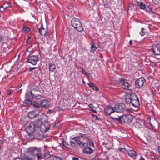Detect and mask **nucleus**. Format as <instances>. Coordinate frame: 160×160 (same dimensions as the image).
Instances as JSON below:
<instances>
[{
  "label": "nucleus",
  "instance_id": "obj_1",
  "mask_svg": "<svg viewBox=\"0 0 160 160\" xmlns=\"http://www.w3.org/2000/svg\"><path fill=\"white\" fill-rule=\"evenodd\" d=\"M38 123L40 124V122L37 120L28 124L27 125L26 130L28 133L32 134L34 138L40 139L41 138L42 136L40 133L39 128L37 125Z\"/></svg>",
  "mask_w": 160,
  "mask_h": 160
},
{
  "label": "nucleus",
  "instance_id": "obj_2",
  "mask_svg": "<svg viewBox=\"0 0 160 160\" xmlns=\"http://www.w3.org/2000/svg\"><path fill=\"white\" fill-rule=\"evenodd\" d=\"M79 138H83V141L79 140L78 142V145L80 148H84L88 146L92 147H94V144L92 141L86 134L79 133Z\"/></svg>",
  "mask_w": 160,
  "mask_h": 160
},
{
  "label": "nucleus",
  "instance_id": "obj_3",
  "mask_svg": "<svg viewBox=\"0 0 160 160\" xmlns=\"http://www.w3.org/2000/svg\"><path fill=\"white\" fill-rule=\"evenodd\" d=\"M72 25L78 32H81L83 30L82 24L78 19L73 18L71 21Z\"/></svg>",
  "mask_w": 160,
  "mask_h": 160
},
{
  "label": "nucleus",
  "instance_id": "obj_4",
  "mask_svg": "<svg viewBox=\"0 0 160 160\" xmlns=\"http://www.w3.org/2000/svg\"><path fill=\"white\" fill-rule=\"evenodd\" d=\"M41 151V150L40 148L31 147L28 149L27 152L28 154L32 155L35 157L37 156L38 159H39L41 157L40 154Z\"/></svg>",
  "mask_w": 160,
  "mask_h": 160
},
{
  "label": "nucleus",
  "instance_id": "obj_5",
  "mask_svg": "<svg viewBox=\"0 0 160 160\" xmlns=\"http://www.w3.org/2000/svg\"><path fill=\"white\" fill-rule=\"evenodd\" d=\"M37 121H39L40 122V124L38 123L37 125L39 128L40 132H41L45 133L50 129V125L48 122H46L44 123H42L41 121L39 120H37Z\"/></svg>",
  "mask_w": 160,
  "mask_h": 160
},
{
  "label": "nucleus",
  "instance_id": "obj_6",
  "mask_svg": "<svg viewBox=\"0 0 160 160\" xmlns=\"http://www.w3.org/2000/svg\"><path fill=\"white\" fill-rule=\"evenodd\" d=\"M131 104L133 107L138 108L140 105L139 99L137 95L134 94H131Z\"/></svg>",
  "mask_w": 160,
  "mask_h": 160
},
{
  "label": "nucleus",
  "instance_id": "obj_7",
  "mask_svg": "<svg viewBox=\"0 0 160 160\" xmlns=\"http://www.w3.org/2000/svg\"><path fill=\"white\" fill-rule=\"evenodd\" d=\"M38 61V58L37 55L28 56L27 62H29L33 65H35Z\"/></svg>",
  "mask_w": 160,
  "mask_h": 160
},
{
  "label": "nucleus",
  "instance_id": "obj_8",
  "mask_svg": "<svg viewBox=\"0 0 160 160\" xmlns=\"http://www.w3.org/2000/svg\"><path fill=\"white\" fill-rule=\"evenodd\" d=\"M115 112H123L125 109L126 106L124 103L116 104L114 107Z\"/></svg>",
  "mask_w": 160,
  "mask_h": 160
},
{
  "label": "nucleus",
  "instance_id": "obj_9",
  "mask_svg": "<svg viewBox=\"0 0 160 160\" xmlns=\"http://www.w3.org/2000/svg\"><path fill=\"white\" fill-rule=\"evenodd\" d=\"M121 118L124 122L126 123L131 122L133 119V116L131 114L123 115L121 117Z\"/></svg>",
  "mask_w": 160,
  "mask_h": 160
},
{
  "label": "nucleus",
  "instance_id": "obj_10",
  "mask_svg": "<svg viewBox=\"0 0 160 160\" xmlns=\"http://www.w3.org/2000/svg\"><path fill=\"white\" fill-rule=\"evenodd\" d=\"M40 112V110L37 108L28 112L27 115L29 118H33L36 117L39 114Z\"/></svg>",
  "mask_w": 160,
  "mask_h": 160
},
{
  "label": "nucleus",
  "instance_id": "obj_11",
  "mask_svg": "<svg viewBox=\"0 0 160 160\" xmlns=\"http://www.w3.org/2000/svg\"><path fill=\"white\" fill-rule=\"evenodd\" d=\"M145 81V80L143 78H141L137 79L135 82L136 87L138 88L141 87L142 86Z\"/></svg>",
  "mask_w": 160,
  "mask_h": 160
},
{
  "label": "nucleus",
  "instance_id": "obj_12",
  "mask_svg": "<svg viewBox=\"0 0 160 160\" xmlns=\"http://www.w3.org/2000/svg\"><path fill=\"white\" fill-rule=\"evenodd\" d=\"M40 92V89L38 86L34 85L32 86L30 92L31 96L34 95L36 93Z\"/></svg>",
  "mask_w": 160,
  "mask_h": 160
},
{
  "label": "nucleus",
  "instance_id": "obj_13",
  "mask_svg": "<svg viewBox=\"0 0 160 160\" xmlns=\"http://www.w3.org/2000/svg\"><path fill=\"white\" fill-rule=\"evenodd\" d=\"M120 80L121 82L122 83L121 84L122 88L126 90L128 89L130 84L127 80L124 79L122 78H121V79Z\"/></svg>",
  "mask_w": 160,
  "mask_h": 160
},
{
  "label": "nucleus",
  "instance_id": "obj_14",
  "mask_svg": "<svg viewBox=\"0 0 160 160\" xmlns=\"http://www.w3.org/2000/svg\"><path fill=\"white\" fill-rule=\"evenodd\" d=\"M107 115H110L111 114L115 112L114 108L112 106L108 105L104 109Z\"/></svg>",
  "mask_w": 160,
  "mask_h": 160
},
{
  "label": "nucleus",
  "instance_id": "obj_15",
  "mask_svg": "<svg viewBox=\"0 0 160 160\" xmlns=\"http://www.w3.org/2000/svg\"><path fill=\"white\" fill-rule=\"evenodd\" d=\"M144 125V122L139 119L137 120L134 123V125L135 128L138 129L142 128Z\"/></svg>",
  "mask_w": 160,
  "mask_h": 160
},
{
  "label": "nucleus",
  "instance_id": "obj_16",
  "mask_svg": "<svg viewBox=\"0 0 160 160\" xmlns=\"http://www.w3.org/2000/svg\"><path fill=\"white\" fill-rule=\"evenodd\" d=\"M152 51L155 55H160V47L155 46L153 47L152 49Z\"/></svg>",
  "mask_w": 160,
  "mask_h": 160
},
{
  "label": "nucleus",
  "instance_id": "obj_17",
  "mask_svg": "<svg viewBox=\"0 0 160 160\" xmlns=\"http://www.w3.org/2000/svg\"><path fill=\"white\" fill-rule=\"evenodd\" d=\"M79 139V135L78 136H76L75 137H71L70 139L72 140H71L70 141V143L71 145L72 146H74L75 145V143L77 142L78 140H78H80Z\"/></svg>",
  "mask_w": 160,
  "mask_h": 160
},
{
  "label": "nucleus",
  "instance_id": "obj_18",
  "mask_svg": "<svg viewBox=\"0 0 160 160\" xmlns=\"http://www.w3.org/2000/svg\"><path fill=\"white\" fill-rule=\"evenodd\" d=\"M82 152L84 154H90L92 153L93 150L90 147H86L84 148Z\"/></svg>",
  "mask_w": 160,
  "mask_h": 160
},
{
  "label": "nucleus",
  "instance_id": "obj_19",
  "mask_svg": "<svg viewBox=\"0 0 160 160\" xmlns=\"http://www.w3.org/2000/svg\"><path fill=\"white\" fill-rule=\"evenodd\" d=\"M50 104V102L46 99H44L41 101L40 104L42 107H48Z\"/></svg>",
  "mask_w": 160,
  "mask_h": 160
},
{
  "label": "nucleus",
  "instance_id": "obj_20",
  "mask_svg": "<svg viewBox=\"0 0 160 160\" xmlns=\"http://www.w3.org/2000/svg\"><path fill=\"white\" fill-rule=\"evenodd\" d=\"M111 118L114 121H116L118 123H122L121 120V117L117 116L116 117H114L113 116H111Z\"/></svg>",
  "mask_w": 160,
  "mask_h": 160
},
{
  "label": "nucleus",
  "instance_id": "obj_21",
  "mask_svg": "<svg viewBox=\"0 0 160 160\" xmlns=\"http://www.w3.org/2000/svg\"><path fill=\"white\" fill-rule=\"evenodd\" d=\"M127 153L132 157H134L136 155V152L133 150H130L127 151Z\"/></svg>",
  "mask_w": 160,
  "mask_h": 160
},
{
  "label": "nucleus",
  "instance_id": "obj_22",
  "mask_svg": "<svg viewBox=\"0 0 160 160\" xmlns=\"http://www.w3.org/2000/svg\"><path fill=\"white\" fill-rule=\"evenodd\" d=\"M49 70L51 72L54 71L56 69V66L55 64L54 63L49 62Z\"/></svg>",
  "mask_w": 160,
  "mask_h": 160
},
{
  "label": "nucleus",
  "instance_id": "obj_23",
  "mask_svg": "<svg viewBox=\"0 0 160 160\" xmlns=\"http://www.w3.org/2000/svg\"><path fill=\"white\" fill-rule=\"evenodd\" d=\"M88 85L89 87L91 88L94 90L97 91L98 90V88L95 86L93 83L90 82L88 83Z\"/></svg>",
  "mask_w": 160,
  "mask_h": 160
},
{
  "label": "nucleus",
  "instance_id": "obj_24",
  "mask_svg": "<svg viewBox=\"0 0 160 160\" xmlns=\"http://www.w3.org/2000/svg\"><path fill=\"white\" fill-rule=\"evenodd\" d=\"M137 5L138 6H139V8L142 9H145L146 7L145 4L142 2H137Z\"/></svg>",
  "mask_w": 160,
  "mask_h": 160
},
{
  "label": "nucleus",
  "instance_id": "obj_25",
  "mask_svg": "<svg viewBox=\"0 0 160 160\" xmlns=\"http://www.w3.org/2000/svg\"><path fill=\"white\" fill-rule=\"evenodd\" d=\"M33 98H37L39 99L42 98V96L41 95L39 94L38 93H36L34 94V95L31 96Z\"/></svg>",
  "mask_w": 160,
  "mask_h": 160
},
{
  "label": "nucleus",
  "instance_id": "obj_26",
  "mask_svg": "<svg viewBox=\"0 0 160 160\" xmlns=\"http://www.w3.org/2000/svg\"><path fill=\"white\" fill-rule=\"evenodd\" d=\"M51 160H62V159L60 157L52 155L51 157Z\"/></svg>",
  "mask_w": 160,
  "mask_h": 160
},
{
  "label": "nucleus",
  "instance_id": "obj_27",
  "mask_svg": "<svg viewBox=\"0 0 160 160\" xmlns=\"http://www.w3.org/2000/svg\"><path fill=\"white\" fill-rule=\"evenodd\" d=\"M30 28L27 27H23L22 29V31L24 33H28L30 30Z\"/></svg>",
  "mask_w": 160,
  "mask_h": 160
},
{
  "label": "nucleus",
  "instance_id": "obj_28",
  "mask_svg": "<svg viewBox=\"0 0 160 160\" xmlns=\"http://www.w3.org/2000/svg\"><path fill=\"white\" fill-rule=\"evenodd\" d=\"M145 10L147 11V12L150 13L152 12V13H154V12L152 10V8H151L149 6H148L146 7L145 8Z\"/></svg>",
  "mask_w": 160,
  "mask_h": 160
},
{
  "label": "nucleus",
  "instance_id": "obj_29",
  "mask_svg": "<svg viewBox=\"0 0 160 160\" xmlns=\"http://www.w3.org/2000/svg\"><path fill=\"white\" fill-rule=\"evenodd\" d=\"M34 157H35L33 156H32V157L27 156H26L24 158L25 160H35Z\"/></svg>",
  "mask_w": 160,
  "mask_h": 160
},
{
  "label": "nucleus",
  "instance_id": "obj_30",
  "mask_svg": "<svg viewBox=\"0 0 160 160\" xmlns=\"http://www.w3.org/2000/svg\"><path fill=\"white\" fill-rule=\"evenodd\" d=\"M45 29L43 28L42 25L41 26V28L39 29V32L40 34L43 35Z\"/></svg>",
  "mask_w": 160,
  "mask_h": 160
},
{
  "label": "nucleus",
  "instance_id": "obj_31",
  "mask_svg": "<svg viewBox=\"0 0 160 160\" xmlns=\"http://www.w3.org/2000/svg\"><path fill=\"white\" fill-rule=\"evenodd\" d=\"M52 155H50L49 154V152H47L45 153L44 155V157L46 159H48L50 158L51 159V157Z\"/></svg>",
  "mask_w": 160,
  "mask_h": 160
},
{
  "label": "nucleus",
  "instance_id": "obj_32",
  "mask_svg": "<svg viewBox=\"0 0 160 160\" xmlns=\"http://www.w3.org/2000/svg\"><path fill=\"white\" fill-rule=\"evenodd\" d=\"M131 94L130 95L129 98H127L125 99V101L127 104L131 103Z\"/></svg>",
  "mask_w": 160,
  "mask_h": 160
},
{
  "label": "nucleus",
  "instance_id": "obj_33",
  "mask_svg": "<svg viewBox=\"0 0 160 160\" xmlns=\"http://www.w3.org/2000/svg\"><path fill=\"white\" fill-rule=\"evenodd\" d=\"M145 30V29L144 28H141V30L139 33L142 36H144L145 35L146 32Z\"/></svg>",
  "mask_w": 160,
  "mask_h": 160
},
{
  "label": "nucleus",
  "instance_id": "obj_34",
  "mask_svg": "<svg viewBox=\"0 0 160 160\" xmlns=\"http://www.w3.org/2000/svg\"><path fill=\"white\" fill-rule=\"evenodd\" d=\"M40 72V71L39 69H38L37 70L34 71V74L35 77H37L38 76L39 73Z\"/></svg>",
  "mask_w": 160,
  "mask_h": 160
},
{
  "label": "nucleus",
  "instance_id": "obj_35",
  "mask_svg": "<svg viewBox=\"0 0 160 160\" xmlns=\"http://www.w3.org/2000/svg\"><path fill=\"white\" fill-rule=\"evenodd\" d=\"M97 48L94 45H92L91 47V52H94L96 49Z\"/></svg>",
  "mask_w": 160,
  "mask_h": 160
},
{
  "label": "nucleus",
  "instance_id": "obj_36",
  "mask_svg": "<svg viewBox=\"0 0 160 160\" xmlns=\"http://www.w3.org/2000/svg\"><path fill=\"white\" fill-rule=\"evenodd\" d=\"M119 150L120 152L123 153H127V151H128L125 148H120Z\"/></svg>",
  "mask_w": 160,
  "mask_h": 160
},
{
  "label": "nucleus",
  "instance_id": "obj_37",
  "mask_svg": "<svg viewBox=\"0 0 160 160\" xmlns=\"http://www.w3.org/2000/svg\"><path fill=\"white\" fill-rule=\"evenodd\" d=\"M2 47L3 48H6L8 47V46L6 43L2 42Z\"/></svg>",
  "mask_w": 160,
  "mask_h": 160
},
{
  "label": "nucleus",
  "instance_id": "obj_38",
  "mask_svg": "<svg viewBox=\"0 0 160 160\" xmlns=\"http://www.w3.org/2000/svg\"><path fill=\"white\" fill-rule=\"evenodd\" d=\"M60 125L59 122H56L53 125V127L56 128L59 127Z\"/></svg>",
  "mask_w": 160,
  "mask_h": 160
},
{
  "label": "nucleus",
  "instance_id": "obj_39",
  "mask_svg": "<svg viewBox=\"0 0 160 160\" xmlns=\"http://www.w3.org/2000/svg\"><path fill=\"white\" fill-rule=\"evenodd\" d=\"M32 105L36 108H39L40 105L36 102L32 104Z\"/></svg>",
  "mask_w": 160,
  "mask_h": 160
},
{
  "label": "nucleus",
  "instance_id": "obj_40",
  "mask_svg": "<svg viewBox=\"0 0 160 160\" xmlns=\"http://www.w3.org/2000/svg\"><path fill=\"white\" fill-rule=\"evenodd\" d=\"M49 32L45 30L44 31V32L43 35L45 36H48L49 35Z\"/></svg>",
  "mask_w": 160,
  "mask_h": 160
},
{
  "label": "nucleus",
  "instance_id": "obj_41",
  "mask_svg": "<svg viewBox=\"0 0 160 160\" xmlns=\"http://www.w3.org/2000/svg\"><path fill=\"white\" fill-rule=\"evenodd\" d=\"M160 0H152V2L155 4H158Z\"/></svg>",
  "mask_w": 160,
  "mask_h": 160
},
{
  "label": "nucleus",
  "instance_id": "obj_42",
  "mask_svg": "<svg viewBox=\"0 0 160 160\" xmlns=\"http://www.w3.org/2000/svg\"><path fill=\"white\" fill-rule=\"evenodd\" d=\"M63 144L64 146L66 147H67L68 146V144L66 142H63Z\"/></svg>",
  "mask_w": 160,
  "mask_h": 160
},
{
  "label": "nucleus",
  "instance_id": "obj_43",
  "mask_svg": "<svg viewBox=\"0 0 160 160\" xmlns=\"http://www.w3.org/2000/svg\"><path fill=\"white\" fill-rule=\"evenodd\" d=\"M35 68H37V67H33L32 68H29V71H32V70Z\"/></svg>",
  "mask_w": 160,
  "mask_h": 160
},
{
  "label": "nucleus",
  "instance_id": "obj_44",
  "mask_svg": "<svg viewBox=\"0 0 160 160\" xmlns=\"http://www.w3.org/2000/svg\"><path fill=\"white\" fill-rule=\"evenodd\" d=\"M32 48V46L30 47H29V48H28L27 49V51H28V52H31L32 50H31V48Z\"/></svg>",
  "mask_w": 160,
  "mask_h": 160
},
{
  "label": "nucleus",
  "instance_id": "obj_45",
  "mask_svg": "<svg viewBox=\"0 0 160 160\" xmlns=\"http://www.w3.org/2000/svg\"><path fill=\"white\" fill-rule=\"evenodd\" d=\"M15 160H25L24 158V159L23 160L22 159L19 158H17L15 159Z\"/></svg>",
  "mask_w": 160,
  "mask_h": 160
},
{
  "label": "nucleus",
  "instance_id": "obj_46",
  "mask_svg": "<svg viewBox=\"0 0 160 160\" xmlns=\"http://www.w3.org/2000/svg\"><path fill=\"white\" fill-rule=\"evenodd\" d=\"M88 106L89 107H90V108H91L92 109L93 108V105L92 104H90L88 105Z\"/></svg>",
  "mask_w": 160,
  "mask_h": 160
},
{
  "label": "nucleus",
  "instance_id": "obj_47",
  "mask_svg": "<svg viewBox=\"0 0 160 160\" xmlns=\"http://www.w3.org/2000/svg\"><path fill=\"white\" fill-rule=\"evenodd\" d=\"M72 160H79V159L78 158L73 157L72 158Z\"/></svg>",
  "mask_w": 160,
  "mask_h": 160
},
{
  "label": "nucleus",
  "instance_id": "obj_48",
  "mask_svg": "<svg viewBox=\"0 0 160 160\" xmlns=\"http://www.w3.org/2000/svg\"><path fill=\"white\" fill-rule=\"evenodd\" d=\"M82 71L83 74H87V73L83 70H82Z\"/></svg>",
  "mask_w": 160,
  "mask_h": 160
},
{
  "label": "nucleus",
  "instance_id": "obj_49",
  "mask_svg": "<svg viewBox=\"0 0 160 160\" xmlns=\"http://www.w3.org/2000/svg\"><path fill=\"white\" fill-rule=\"evenodd\" d=\"M158 150L159 152V154L160 155V146L158 147Z\"/></svg>",
  "mask_w": 160,
  "mask_h": 160
},
{
  "label": "nucleus",
  "instance_id": "obj_50",
  "mask_svg": "<svg viewBox=\"0 0 160 160\" xmlns=\"http://www.w3.org/2000/svg\"><path fill=\"white\" fill-rule=\"evenodd\" d=\"M129 43L130 45H132V40H130L129 42Z\"/></svg>",
  "mask_w": 160,
  "mask_h": 160
},
{
  "label": "nucleus",
  "instance_id": "obj_51",
  "mask_svg": "<svg viewBox=\"0 0 160 160\" xmlns=\"http://www.w3.org/2000/svg\"><path fill=\"white\" fill-rule=\"evenodd\" d=\"M2 37L0 35V42L2 41Z\"/></svg>",
  "mask_w": 160,
  "mask_h": 160
},
{
  "label": "nucleus",
  "instance_id": "obj_52",
  "mask_svg": "<svg viewBox=\"0 0 160 160\" xmlns=\"http://www.w3.org/2000/svg\"><path fill=\"white\" fill-rule=\"evenodd\" d=\"M154 160H159V159L157 157H155L154 158Z\"/></svg>",
  "mask_w": 160,
  "mask_h": 160
},
{
  "label": "nucleus",
  "instance_id": "obj_53",
  "mask_svg": "<svg viewBox=\"0 0 160 160\" xmlns=\"http://www.w3.org/2000/svg\"><path fill=\"white\" fill-rule=\"evenodd\" d=\"M139 160H145L144 159L142 158V157H141L140 159H139Z\"/></svg>",
  "mask_w": 160,
  "mask_h": 160
},
{
  "label": "nucleus",
  "instance_id": "obj_54",
  "mask_svg": "<svg viewBox=\"0 0 160 160\" xmlns=\"http://www.w3.org/2000/svg\"><path fill=\"white\" fill-rule=\"evenodd\" d=\"M89 77L90 75H91V74L89 73H87L86 74Z\"/></svg>",
  "mask_w": 160,
  "mask_h": 160
},
{
  "label": "nucleus",
  "instance_id": "obj_55",
  "mask_svg": "<svg viewBox=\"0 0 160 160\" xmlns=\"http://www.w3.org/2000/svg\"><path fill=\"white\" fill-rule=\"evenodd\" d=\"M0 143L1 144H2L3 143V141L2 140H0Z\"/></svg>",
  "mask_w": 160,
  "mask_h": 160
},
{
  "label": "nucleus",
  "instance_id": "obj_56",
  "mask_svg": "<svg viewBox=\"0 0 160 160\" xmlns=\"http://www.w3.org/2000/svg\"><path fill=\"white\" fill-rule=\"evenodd\" d=\"M22 86V84H20L18 86V88L19 89V88L21 87Z\"/></svg>",
  "mask_w": 160,
  "mask_h": 160
},
{
  "label": "nucleus",
  "instance_id": "obj_57",
  "mask_svg": "<svg viewBox=\"0 0 160 160\" xmlns=\"http://www.w3.org/2000/svg\"><path fill=\"white\" fill-rule=\"evenodd\" d=\"M92 111L94 112H96V111L94 110L93 108L92 109Z\"/></svg>",
  "mask_w": 160,
  "mask_h": 160
},
{
  "label": "nucleus",
  "instance_id": "obj_58",
  "mask_svg": "<svg viewBox=\"0 0 160 160\" xmlns=\"http://www.w3.org/2000/svg\"><path fill=\"white\" fill-rule=\"evenodd\" d=\"M30 38V37H28V40L26 41L27 42H28V40H29Z\"/></svg>",
  "mask_w": 160,
  "mask_h": 160
},
{
  "label": "nucleus",
  "instance_id": "obj_59",
  "mask_svg": "<svg viewBox=\"0 0 160 160\" xmlns=\"http://www.w3.org/2000/svg\"><path fill=\"white\" fill-rule=\"evenodd\" d=\"M82 82H83V83H84V84H85V82L84 81V80H83L82 81Z\"/></svg>",
  "mask_w": 160,
  "mask_h": 160
},
{
  "label": "nucleus",
  "instance_id": "obj_60",
  "mask_svg": "<svg viewBox=\"0 0 160 160\" xmlns=\"http://www.w3.org/2000/svg\"><path fill=\"white\" fill-rule=\"evenodd\" d=\"M12 94V92H11L8 93V94L10 95H11Z\"/></svg>",
  "mask_w": 160,
  "mask_h": 160
},
{
  "label": "nucleus",
  "instance_id": "obj_61",
  "mask_svg": "<svg viewBox=\"0 0 160 160\" xmlns=\"http://www.w3.org/2000/svg\"><path fill=\"white\" fill-rule=\"evenodd\" d=\"M3 8V7H0V9H1V8Z\"/></svg>",
  "mask_w": 160,
  "mask_h": 160
},
{
  "label": "nucleus",
  "instance_id": "obj_62",
  "mask_svg": "<svg viewBox=\"0 0 160 160\" xmlns=\"http://www.w3.org/2000/svg\"><path fill=\"white\" fill-rule=\"evenodd\" d=\"M94 116H96L97 118V116L94 115Z\"/></svg>",
  "mask_w": 160,
  "mask_h": 160
},
{
  "label": "nucleus",
  "instance_id": "obj_63",
  "mask_svg": "<svg viewBox=\"0 0 160 160\" xmlns=\"http://www.w3.org/2000/svg\"><path fill=\"white\" fill-rule=\"evenodd\" d=\"M8 5L9 6H9V4H8Z\"/></svg>",
  "mask_w": 160,
  "mask_h": 160
}]
</instances>
